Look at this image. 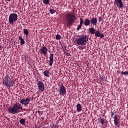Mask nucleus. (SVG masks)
Returning <instances> with one entry per match:
<instances>
[{
    "instance_id": "f257e3e1",
    "label": "nucleus",
    "mask_w": 128,
    "mask_h": 128,
    "mask_svg": "<svg viewBox=\"0 0 128 128\" xmlns=\"http://www.w3.org/2000/svg\"><path fill=\"white\" fill-rule=\"evenodd\" d=\"M2 84L4 86H7V88H12V86H14L15 82L12 76L6 74L2 80Z\"/></svg>"
},
{
    "instance_id": "f03ea898",
    "label": "nucleus",
    "mask_w": 128,
    "mask_h": 128,
    "mask_svg": "<svg viewBox=\"0 0 128 128\" xmlns=\"http://www.w3.org/2000/svg\"><path fill=\"white\" fill-rule=\"evenodd\" d=\"M22 104L16 102L12 106V108H8V112L12 114H18L20 112V110H22Z\"/></svg>"
},
{
    "instance_id": "7ed1b4c3",
    "label": "nucleus",
    "mask_w": 128,
    "mask_h": 128,
    "mask_svg": "<svg viewBox=\"0 0 128 128\" xmlns=\"http://www.w3.org/2000/svg\"><path fill=\"white\" fill-rule=\"evenodd\" d=\"M65 20L67 22V26H70L72 24H74L76 20V15L72 14H68L65 16Z\"/></svg>"
},
{
    "instance_id": "20e7f679",
    "label": "nucleus",
    "mask_w": 128,
    "mask_h": 128,
    "mask_svg": "<svg viewBox=\"0 0 128 128\" xmlns=\"http://www.w3.org/2000/svg\"><path fill=\"white\" fill-rule=\"evenodd\" d=\"M88 42V36L84 35L76 40V42L78 46H86Z\"/></svg>"
},
{
    "instance_id": "39448f33",
    "label": "nucleus",
    "mask_w": 128,
    "mask_h": 128,
    "mask_svg": "<svg viewBox=\"0 0 128 128\" xmlns=\"http://www.w3.org/2000/svg\"><path fill=\"white\" fill-rule=\"evenodd\" d=\"M18 20V14H11L9 16V20L8 22L10 24H12L14 22H16Z\"/></svg>"
},
{
    "instance_id": "423d86ee",
    "label": "nucleus",
    "mask_w": 128,
    "mask_h": 128,
    "mask_svg": "<svg viewBox=\"0 0 128 128\" xmlns=\"http://www.w3.org/2000/svg\"><path fill=\"white\" fill-rule=\"evenodd\" d=\"M60 94V96H64L66 94V87L64 86H60V90H58Z\"/></svg>"
},
{
    "instance_id": "0eeeda50",
    "label": "nucleus",
    "mask_w": 128,
    "mask_h": 128,
    "mask_svg": "<svg viewBox=\"0 0 128 128\" xmlns=\"http://www.w3.org/2000/svg\"><path fill=\"white\" fill-rule=\"evenodd\" d=\"M30 98H26V99L24 98L20 100V104H21L22 106L24 104V106H28L30 103Z\"/></svg>"
},
{
    "instance_id": "6e6552de",
    "label": "nucleus",
    "mask_w": 128,
    "mask_h": 128,
    "mask_svg": "<svg viewBox=\"0 0 128 128\" xmlns=\"http://www.w3.org/2000/svg\"><path fill=\"white\" fill-rule=\"evenodd\" d=\"M114 5L117 6V8H122L124 6L122 0H115Z\"/></svg>"
},
{
    "instance_id": "1a4fd4ad",
    "label": "nucleus",
    "mask_w": 128,
    "mask_h": 128,
    "mask_svg": "<svg viewBox=\"0 0 128 128\" xmlns=\"http://www.w3.org/2000/svg\"><path fill=\"white\" fill-rule=\"evenodd\" d=\"M38 88L40 90L44 92V83L42 81H38Z\"/></svg>"
},
{
    "instance_id": "9d476101",
    "label": "nucleus",
    "mask_w": 128,
    "mask_h": 128,
    "mask_svg": "<svg viewBox=\"0 0 128 128\" xmlns=\"http://www.w3.org/2000/svg\"><path fill=\"white\" fill-rule=\"evenodd\" d=\"M62 48L64 52V53L66 54V55L68 56L70 55V53H68V48L65 45L62 46Z\"/></svg>"
},
{
    "instance_id": "9b49d317",
    "label": "nucleus",
    "mask_w": 128,
    "mask_h": 128,
    "mask_svg": "<svg viewBox=\"0 0 128 128\" xmlns=\"http://www.w3.org/2000/svg\"><path fill=\"white\" fill-rule=\"evenodd\" d=\"M40 52H41V54H48V48H46V46H44L40 49Z\"/></svg>"
},
{
    "instance_id": "f8f14e48",
    "label": "nucleus",
    "mask_w": 128,
    "mask_h": 128,
    "mask_svg": "<svg viewBox=\"0 0 128 128\" xmlns=\"http://www.w3.org/2000/svg\"><path fill=\"white\" fill-rule=\"evenodd\" d=\"M52 64H54V54H50V56L49 66H52Z\"/></svg>"
},
{
    "instance_id": "ddd939ff",
    "label": "nucleus",
    "mask_w": 128,
    "mask_h": 128,
    "mask_svg": "<svg viewBox=\"0 0 128 128\" xmlns=\"http://www.w3.org/2000/svg\"><path fill=\"white\" fill-rule=\"evenodd\" d=\"M90 22L91 24L93 26H96V24H98V19L96 18H92L90 20Z\"/></svg>"
},
{
    "instance_id": "4468645a",
    "label": "nucleus",
    "mask_w": 128,
    "mask_h": 128,
    "mask_svg": "<svg viewBox=\"0 0 128 128\" xmlns=\"http://www.w3.org/2000/svg\"><path fill=\"white\" fill-rule=\"evenodd\" d=\"M114 124L115 126H118L120 124V120H118V116L117 115L114 116Z\"/></svg>"
},
{
    "instance_id": "2eb2a0df",
    "label": "nucleus",
    "mask_w": 128,
    "mask_h": 128,
    "mask_svg": "<svg viewBox=\"0 0 128 128\" xmlns=\"http://www.w3.org/2000/svg\"><path fill=\"white\" fill-rule=\"evenodd\" d=\"M84 24L86 26H90V20H89L88 18H86L84 20Z\"/></svg>"
},
{
    "instance_id": "dca6fc26",
    "label": "nucleus",
    "mask_w": 128,
    "mask_h": 128,
    "mask_svg": "<svg viewBox=\"0 0 128 128\" xmlns=\"http://www.w3.org/2000/svg\"><path fill=\"white\" fill-rule=\"evenodd\" d=\"M18 38H19L20 40V44L21 46H22V44H24V38H22V36H19Z\"/></svg>"
},
{
    "instance_id": "f3484780",
    "label": "nucleus",
    "mask_w": 128,
    "mask_h": 128,
    "mask_svg": "<svg viewBox=\"0 0 128 128\" xmlns=\"http://www.w3.org/2000/svg\"><path fill=\"white\" fill-rule=\"evenodd\" d=\"M98 120L100 124H101L102 126L104 124V118H98Z\"/></svg>"
},
{
    "instance_id": "a211bd4d",
    "label": "nucleus",
    "mask_w": 128,
    "mask_h": 128,
    "mask_svg": "<svg viewBox=\"0 0 128 128\" xmlns=\"http://www.w3.org/2000/svg\"><path fill=\"white\" fill-rule=\"evenodd\" d=\"M76 108L78 112H82V105L80 104H77Z\"/></svg>"
},
{
    "instance_id": "6ab92c4d",
    "label": "nucleus",
    "mask_w": 128,
    "mask_h": 128,
    "mask_svg": "<svg viewBox=\"0 0 128 128\" xmlns=\"http://www.w3.org/2000/svg\"><path fill=\"white\" fill-rule=\"evenodd\" d=\"M89 30L90 31V34H94L96 33V30H94V27L90 28Z\"/></svg>"
},
{
    "instance_id": "aec40b11",
    "label": "nucleus",
    "mask_w": 128,
    "mask_h": 128,
    "mask_svg": "<svg viewBox=\"0 0 128 128\" xmlns=\"http://www.w3.org/2000/svg\"><path fill=\"white\" fill-rule=\"evenodd\" d=\"M44 74L45 76H50V70H46L44 72Z\"/></svg>"
},
{
    "instance_id": "412c9836",
    "label": "nucleus",
    "mask_w": 128,
    "mask_h": 128,
    "mask_svg": "<svg viewBox=\"0 0 128 128\" xmlns=\"http://www.w3.org/2000/svg\"><path fill=\"white\" fill-rule=\"evenodd\" d=\"M95 36H97L98 38H100V32L96 31L95 32Z\"/></svg>"
},
{
    "instance_id": "4be33fe9",
    "label": "nucleus",
    "mask_w": 128,
    "mask_h": 128,
    "mask_svg": "<svg viewBox=\"0 0 128 128\" xmlns=\"http://www.w3.org/2000/svg\"><path fill=\"white\" fill-rule=\"evenodd\" d=\"M20 122L21 124L24 125L26 124V120L24 118H22L20 120Z\"/></svg>"
},
{
    "instance_id": "5701e85b",
    "label": "nucleus",
    "mask_w": 128,
    "mask_h": 128,
    "mask_svg": "<svg viewBox=\"0 0 128 128\" xmlns=\"http://www.w3.org/2000/svg\"><path fill=\"white\" fill-rule=\"evenodd\" d=\"M24 34H25V36L28 35V29H24Z\"/></svg>"
},
{
    "instance_id": "b1692460",
    "label": "nucleus",
    "mask_w": 128,
    "mask_h": 128,
    "mask_svg": "<svg viewBox=\"0 0 128 128\" xmlns=\"http://www.w3.org/2000/svg\"><path fill=\"white\" fill-rule=\"evenodd\" d=\"M44 4H50V0H43Z\"/></svg>"
},
{
    "instance_id": "393cba45",
    "label": "nucleus",
    "mask_w": 128,
    "mask_h": 128,
    "mask_svg": "<svg viewBox=\"0 0 128 128\" xmlns=\"http://www.w3.org/2000/svg\"><path fill=\"white\" fill-rule=\"evenodd\" d=\"M56 40H60V38H62V37L60 36V35L57 34L56 37Z\"/></svg>"
},
{
    "instance_id": "a878e982",
    "label": "nucleus",
    "mask_w": 128,
    "mask_h": 128,
    "mask_svg": "<svg viewBox=\"0 0 128 128\" xmlns=\"http://www.w3.org/2000/svg\"><path fill=\"white\" fill-rule=\"evenodd\" d=\"M50 14H54V12H56V10H54V9H51L50 10Z\"/></svg>"
},
{
    "instance_id": "bb28decb",
    "label": "nucleus",
    "mask_w": 128,
    "mask_h": 128,
    "mask_svg": "<svg viewBox=\"0 0 128 128\" xmlns=\"http://www.w3.org/2000/svg\"><path fill=\"white\" fill-rule=\"evenodd\" d=\"M82 24H84V20H82V18H80V26H82Z\"/></svg>"
},
{
    "instance_id": "cd10ccee",
    "label": "nucleus",
    "mask_w": 128,
    "mask_h": 128,
    "mask_svg": "<svg viewBox=\"0 0 128 128\" xmlns=\"http://www.w3.org/2000/svg\"><path fill=\"white\" fill-rule=\"evenodd\" d=\"M121 74H124V76H126V74H128V71L122 72Z\"/></svg>"
},
{
    "instance_id": "c85d7f7f",
    "label": "nucleus",
    "mask_w": 128,
    "mask_h": 128,
    "mask_svg": "<svg viewBox=\"0 0 128 128\" xmlns=\"http://www.w3.org/2000/svg\"><path fill=\"white\" fill-rule=\"evenodd\" d=\"M82 25H80V24H79V26L77 27V30H80V28H82Z\"/></svg>"
},
{
    "instance_id": "c756f323",
    "label": "nucleus",
    "mask_w": 128,
    "mask_h": 128,
    "mask_svg": "<svg viewBox=\"0 0 128 128\" xmlns=\"http://www.w3.org/2000/svg\"><path fill=\"white\" fill-rule=\"evenodd\" d=\"M98 21H99L100 22H102V17L100 16V17L98 18Z\"/></svg>"
},
{
    "instance_id": "7c9ffc66",
    "label": "nucleus",
    "mask_w": 128,
    "mask_h": 128,
    "mask_svg": "<svg viewBox=\"0 0 128 128\" xmlns=\"http://www.w3.org/2000/svg\"><path fill=\"white\" fill-rule=\"evenodd\" d=\"M110 114H111V116H112V118L114 116V112H111Z\"/></svg>"
},
{
    "instance_id": "2f4dec72",
    "label": "nucleus",
    "mask_w": 128,
    "mask_h": 128,
    "mask_svg": "<svg viewBox=\"0 0 128 128\" xmlns=\"http://www.w3.org/2000/svg\"><path fill=\"white\" fill-rule=\"evenodd\" d=\"M84 47H82V46H80L79 47L80 50H84Z\"/></svg>"
},
{
    "instance_id": "473e14b6",
    "label": "nucleus",
    "mask_w": 128,
    "mask_h": 128,
    "mask_svg": "<svg viewBox=\"0 0 128 128\" xmlns=\"http://www.w3.org/2000/svg\"><path fill=\"white\" fill-rule=\"evenodd\" d=\"M100 36L101 38H104V36L103 34H100Z\"/></svg>"
},
{
    "instance_id": "72a5a7b5",
    "label": "nucleus",
    "mask_w": 128,
    "mask_h": 128,
    "mask_svg": "<svg viewBox=\"0 0 128 128\" xmlns=\"http://www.w3.org/2000/svg\"><path fill=\"white\" fill-rule=\"evenodd\" d=\"M100 78L102 80H104V77H100Z\"/></svg>"
},
{
    "instance_id": "f704fd0d",
    "label": "nucleus",
    "mask_w": 128,
    "mask_h": 128,
    "mask_svg": "<svg viewBox=\"0 0 128 128\" xmlns=\"http://www.w3.org/2000/svg\"><path fill=\"white\" fill-rule=\"evenodd\" d=\"M38 114H40V110L38 111Z\"/></svg>"
},
{
    "instance_id": "c9c22d12",
    "label": "nucleus",
    "mask_w": 128,
    "mask_h": 128,
    "mask_svg": "<svg viewBox=\"0 0 128 128\" xmlns=\"http://www.w3.org/2000/svg\"><path fill=\"white\" fill-rule=\"evenodd\" d=\"M8 0V2H10V0Z\"/></svg>"
}]
</instances>
